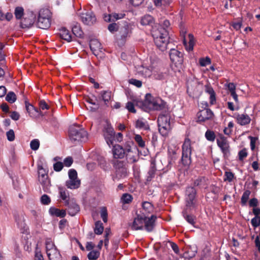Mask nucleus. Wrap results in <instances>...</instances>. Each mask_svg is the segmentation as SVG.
Here are the masks:
<instances>
[{
    "label": "nucleus",
    "instance_id": "nucleus-63",
    "mask_svg": "<svg viewBox=\"0 0 260 260\" xmlns=\"http://www.w3.org/2000/svg\"><path fill=\"white\" fill-rule=\"evenodd\" d=\"M251 223L254 228L260 225V217L255 216L251 219Z\"/></svg>",
    "mask_w": 260,
    "mask_h": 260
},
{
    "label": "nucleus",
    "instance_id": "nucleus-13",
    "mask_svg": "<svg viewBox=\"0 0 260 260\" xmlns=\"http://www.w3.org/2000/svg\"><path fill=\"white\" fill-rule=\"evenodd\" d=\"M213 116L212 111L208 108L200 110L197 113L198 121L200 122H205L206 120L211 119Z\"/></svg>",
    "mask_w": 260,
    "mask_h": 260
},
{
    "label": "nucleus",
    "instance_id": "nucleus-39",
    "mask_svg": "<svg viewBox=\"0 0 260 260\" xmlns=\"http://www.w3.org/2000/svg\"><path fill=\"white\" fill-rule=\"evenodd\" d=\"M104 231V226L101 221H98L95 223L94 232L95 234L101 235Z\"/></svg>",
    "mask_w": 260,
    "mask_h": 260
},
{
    "label": "nucleus",
    "instance_id": "nucleus-35",
    "mask_svg": "<svg viewBox=\"0 0 260 260\" xmlns=\"http://www.w3.org/2000/svg\"><path fill=\"white\" fill-rule=\"evenodd\" d=\"M126 164L125 161L118 159H114L112 160V164L115 170L126 167Z\"/></svg>",
    "mask_w": 260,
    "mask_h": 260
},
{
    "label": "nucleus",
    "instance_id": "nucleus-18",
    "mask_svg": "<svg viewBox=\"0 0 260 260\" xmlns=\"http://www.w3.org/2000/svg\"><path fill=\"white\" fill-rule=\"evenodd\" d=\"M186 31L184 30H182L181 32V35L183 38V44L185 46L186 50L188 51H192L193 49L194 44L193 36L191 34H189L188 35L189 41L187 43L184 37V35Z\"/></svg>",
    "mask_w": 260,
    "mask_h": 260
},
{
    "label": "nucleus",
    "instance_id": "nucleus-29",
    "mask_svg": "<svg viewBox=\"0 0 260 260\" xmlns=\"http://www.w3.org/2000/svg\"><path fill=\"white\" fill-rule=\"evenodd\" d=\"M49 212L52 215H55L57 217H64L66 215L65 210H60L54 207H51Z\"/></svg>",
    "mask_w": 260,
    "mask_h": 260
},
{
    "label": "nucleus",
    "instance_id": "nucleus-14",
    "mask_svg": "<svg viewBox=\"0 0 260 260\" xmlns=\"http://www.w3.org/2000/svg\"><path fill=\"white\" fill-rule=\"evenodd\" d=\"M132 25L127 22H124L123 25L119 29V34L121 39L129 37L132 33Z\"/></svg>",
    "mask_w": 260,
    "mask_h": 260
},
{
    "label": "nucleus",
    "instance_id": "nucleus-15",
    "mask_svg": "<svg viewBox=\"0 0 260 260\" xmlns=\"http://www.w3.org/2000/svg\"><path fill=\"white\" fill-rule=\"evenodd\" d=\"M125 16V14L124 12L119 13L113 12L109 14H105L104 19L105 21L108 22H115L118 20L123 18Z\"/></svg>",
    "mask_w": 260,
    "mask_h": 260
},
{
    "label": "nucleus",
    "instance_id": "nucleus-28",
    "mask_svg": "<svg viewBox=\"0 0 260 260\" xmlns=\"http://www.w3.org/2000/svg\"><path fill=\"white\" fill-rule=\"evenodd\" d=\"M59 36L61 39L68 42H71L72 41V36L70 32L64 27L60 29Z\"/></svg>",
    "mask_w": 260,
    "mask_h": 260
},
{
    "label": "nucleus",
    "instance_id": "nucleus-58",
    "mask_svg": "<svg viewBox=\"0 0 260 260\" xmlns=\"http://www.w3.org/2000/svg\"><path fill=\"white\" fill-rule=\"evenodd\" d=\"M41 202L45 205H49L51 202L50 197L47 194H43L41 198Z\"/></svg>",
    "mask_w": 260,
    "mask_h": 260
},
{
    "label": "nucleus",
    "instance_id": "nucleus-26",
    "mask_svg": "<svg viewBox=\"0 0 260 260\" xmlns=\"http://www.w3.org/2000/svg\"><path fill=\"white\" fill-rule=\"evenodd\" d=\"M38 180L42 185L43 188L45 191H47L50 186V181L48 176L38 177Z\"/></svg>",
    "mask_w": 260,
    "mask_h": 260
},
{
    "label": "nucleus",
    "instance_id": "nucleus-17",
    "mask_svg": "<svg viewBox=\"0 0 260 260\" xmlns=\"http://www.w3.org/2000/svg\"><path fill=\"white\" fill-rule=\"evenodd\" d=\"M25 108L29 116L31 118H35L39 115H43L40 111L26 101H25Z\"/></svg>",
    "mask_w": 260,
    "mask_h": 260
},
{
    "label": "nucleus",
    "instance_id": "nucleus-48",
    "mask_svg": "<svg viewBox=\"0 0 260 260\" xmlns=\"http://www.w3.org/2000/svg\"><path fill=\"white\" fill-rule=\"evenodd\" d=\"M101 217L104 222H107L108 220V212L105 207H102L100 211Z\"/></svg>",
    "mask_w": 260,
    "mask_h": 260
},
{
    "label": "nucleus",
    "instance_id": "nucleus-61",
    "mask_svg": "<svg viewBox=\"0 0 260 260\" xmlns=\"http://www.w3.org/2000/svg\"><path fill=\"white\" fill-rule=\"evenodd\" d=\"M234 177V175L231 172H225L224 174V181H228L229 182H231Z\"/></svg>",
    "mask_w": 260,
    "mask_h": 260
},
{
    "label": "nucleus",
    "instance_id": "nucleus-51",
    "mask_svg": "<svg viewBox=\"0 0 260 260\" xmlns=\"http://www.w3.org/2000/svg\"><path fill=\"white\" fill-rule=\"evenodd\" d=\"M38 177H44V176H48V171H47L42 165L38 166Z\"/></svg>",
    "mask_w": 260,
    "mask_h": 260
},
{
    "label": "nucleus",
    "instance_id": "nucleus-10",
    "mask_svg": "<svg viewBox=\"0 0 260 260\" xmlns=\"http://www.w3.org/2000/svg\"><path fill=\"white\" fill-rule=\"evenodd\" d=\"M196 190L193 187H188L186 190V206L193 207L196 203Z\"/></svg>",
    "mask_w": 260,
    "mask_h": 260
},
{
    "label": "nucleus",
    "instance_id": "nucleus-23",
    "mask_svg": "<svg viewBox=\"0 0 260 260\" xmlns=\"http://www.w3.org/2000/svg\"><path fill=\"white\" fill-rule=\"evenodd\" d=\"M125 154L127 162L128 163H134L137 161V159L135 155L136 152L132 151L131 147L127 146L125 147Z\"/></svg>",
    "mask_w": 260,
    "mask_h": 260
},
{
    "label": "nucleus",
    "instance_id": "nucleus-7",
    "mask_svg": "<svg viewBox=\"0 0 260 260\" xmlns=\"http://www.w3.org/2000/svg\"><path fill=\"white\" fill-rule=\"evenodd\" d=\"M192 151L191 142L186 138L182 146V162L184 166H188L191 163Z\"/></svg>",
    "mask_w": 260,
    "mask_h": 260
},
{
    "label": "nucleus",
    "instance_id": "nucleus-64",
    "mask_svg": "<svg viewBox=\"0 0 260 260\" xmlns=\"http://www.w3.org/2000/svg\"><path fill=\"white\" fill-rule=\"evenodd\" d=\"M63 164L60 161H58L53 165V169L56 172L60 171L63 168Z\"/></svg>",
    "mask_w": 260,
    "mask_h": 260
},
{
    "label": "nucleus",
    "instance_id": "nucleus-6",
    "mask_svg": "<svg viewBox=\"0 0 260 260\" xmlns=\"http://www.w3.org/2000/svg\"><path fill=\"white\" fill-rule=\"evenodd\" d=\"M37 25L42 29H47L50 26V12L48 9L40 10Z\"/></svg>",
    "mask_w": 260,
    "mask_h": 260
},
{
    "label": "nucleus",
    "instance_id": "nucleus-16",
    "mask_svg": "<svg viewBox=\"0 0 260 260\" xmlns=\"http://www.w3.org/2000/svg\"><path fill=\"white\" fill-rule=\"evenodd\" d=\"M65 205L68 206L69 214L72 216H75L80 211L79 205L73 200H71Z\"/></svg>",
    "mask_w": 260,
    "mask_h": 260
},
{
    "label": "nucleus",
    "instance_id": "nucleus-11",
    "mask_svg": "<svg viewBox=\"0 0 260 260\" xmlns=\"http://www.w3.org/2000/svg\"><path fill=\"white\" fill-rule=\"evenodd\" d=\"M104 135L107 144L110 146L113 144V141L115 139V135L114 129L109 124H107L105 127L104 130Z\"/></svg>",
    "mask_w": 260,
    "mask_h": 260
},
{
    "label": "nucleus",
    "instance_id": "nucleus-42",
    "mask_svg": "<svg viewBox=\"0 0 260 260\" xmlns=\"http://www.w3.org/2000/svg\"><path fill=\"white\" fill-rule=\"evenodd\" d=\"M86 101L94 106V107H91L92 110H96L99 109L100 105L98 102V100L95 98L93 99L91 98H87L86 99Z\"/></svg>",
    "mask_w": 260,
    "mask_h": 260
},
{
    "label": "nucleus",
    "instance_id": "nucleus-3",
    "mask_svg": "<svg viewBox=\"0 0 260 260\" xmlns=\"http://www.w3.org/2000/svg\"><path fill=\"white\" fill-rule=\"evenodd\" d=\"M69 137L72 141H85L87 139V133L79 125H73L69 128Z\"/></svg>",
    "mask_w": 260,
    "mask_h": 260
},
{
    "label": "nucleus",
    "instance_id": "nucleus-31",
    "mask_svg": "<svg viewBox=\"0 0 260 260\" xmlns=\"http://www.w3.org/2000/svg\"><path fill=\"white\" fill-rule=\"evenodd\" d=\"M80 185V180L78 179H69L66 182V185L70 189H76Z\"/></svg>",
    "mask_w": 260,
    "mask_h": 260
},
{
    "label": "nucleus",
    "instance_id": "nucleus-1",
    "mask_svg": "<svg viewBox=\"0 0 260 260\" xmlns=\"http://www.w3.org/2000/svg\"><path fill=\"white\" fill-rule=\"evenodd\" d=\"M156 216L152 215L150 217L144 216L140 214H137L133 222L129 223V226L135 231L145 229L148 232H152L155 227Z\"/></svg>",
    "mask_w": 260,
    "mask_h": 260
},
{
    "label": "nucleus",
    "instance_id": "nucleus-40",
    "mask_svg": "<svg viewBox=\"0 0 260 260\" xmlns=\"http://www.w3.org/2000/svg\"><path fill=\"white\" fill-rule=\"evenodd\" d=\"M134 139L140 147L144 148L145 147V142L140 135H135Z\"/></svg>",
    "mask_w": 260,
    "mask_h": 260
},
{
    "label": "nucleus",
    "instance_id": "nucleus-12",
    "mask_svg": "<svg viewBox=\"0 0 260 260\" xmlns=\"http://www.w3.org/2000/svg\"><path fill=\"white\" fill-rule=\"evenodd\" d=\"M170 57L172 62L176 64H181L183 62V54L175 49L170 51Z\"/></svg>",
    "mask_w": 260,
    "mask_h": 260
},
{
    "label": "nucleus",
    "instance_id": "nucleus-32",
    "mask_svg": "<svg viewBox=\"0 0 260 260\" xmlns=\"http://www.w3.org/2000/svg\"><path fill=\"white\" fill-rule=\"evenodd\" d=\"M226 87L230 92L231 95L233 98L234 101L236 102H238V95L236 94V86L233 83H229L227 84Z\"/></svg>",
    "mask_w": 260,
    "mask_h": 260
},
{
    "label": "nucleus",
    "instance_id": "nucleus-24",
    "mask_svg": "<svg viewBox=\"0 0 260 260\" xmlns=\"http://www.w3.org/2000/svg\"><path fill=\"white\" fill-rule=\"evenodd\" d=\"M205 91L210 95V103L211 105H214L216 103V93L210 84L205 86Z\"/></svg>",
    "mask_w": 260,
    "mask_h": 260
},
{
    "label": "nucleus",
    "instance_id": "nucleus-56",
    "mask_svg": "<svg viewBox=\"0 0 260 260\" xmlns=\"http://www.w3.org/2000/svg\"><path fill=\"white\" fill-rule=\"evenodd\" d=\"M30 146L32 150H37L40 146V142L38 139H34L30 142Z\"/></svg>",
    "mask_w": 260,
    "mask_h": 260
},
{
    "label": "nucleus",
    "instance_id": "nucleus-55",
    "mask_svg": "<svg viewBox=\"0 0 260 260\" xmlns=\"http://www.w3.org/2000/svg\"><path fill=\"white\" fill-rule=\"evenodd\" d=\"M15 15L17 19L21 18L23 15V9L22 7H17L15 10Z\"/></svg>",
    "mask_w": 260,
    "mask_h": 260
},
{
    "label": "nucleus",
    "instance_id": "nucleus-30",
    "mask_svg": "<svg viewBox=\"0 0 260 260\" xmlns=\"http://www.w3.org/2000/svg\"><path fill=\"white\" fill-rule=\"evenodd\" d=\"M127 169L126 167L116 170V175L113 180H119L121 178L125 177L127 176Z\"/></svg>",
    "mask_w": 260,
    "mask_h": 260
},
{
    "label": "nucleus",
    "instance_id": "nucleus-53",
    "mask_svg": "<svg viewBox=\"0 0 260 260\" xmlns=\"http://www.w3.org/2000/svg\"><path fill=\"white\" fill-rule=\"evenodd\" d=\"M136 103V101H134L133 102H128L126 105V108L128 110V111L131 113H135L136 111L135 109V104Z\"/></svg>",
    "mask_w": 260,
    "mask_h": 260
},
{
    "label": "nucleus",
    "instance_id": "nucleus-22",
    "mask_svg": "<svg viewBox=\"0 0 260 260\" xmlns=\"http://www.w3.org/2000/svg\"><path fill=\"white\" fill-rule=\"evenodd\" d=\"M142 208L141 210V215L147 216L148 214L152 213L153 211V206L151 203L148 202H144L142 205Z\"/></svg>",
    "mask_w": 260,
    "mask_h": 260
},
{
    "label": "nucleus",
    "instance_id": "nucleus-19",
    "mask_svg": "<svg viewBox=\"0 0 260 260\" xmlns=\"http://www.w3.org/2000/svg\"><path fill=\"white\" fill-rule=\"evenodd\" d=\"M125 148L123 149L119 145L113 146L112 149V153L114 159L122 158L125 154Z\"/></svg>",
    "mask_w": 260,
    "mask_h": 260
},
{
    "label": "nucleus",
    "instance_id": "nucleus-52",
    "mask_svg": "<svg viewBox=\"0 0 260 260\" xmlns=\"http://www.w3.org/2000/svg\"><path fill=\"white\" fill-rule=\"evenodd\" d=\"M98 161L99 165L103 170H106L108 169L107 164L105 158L100 156L98 158Z\"/></svg>",
    "mask_w": 260,
    "mask_h": 260
},
{
    "label": "nucleus",
    "instance_id": "nucleus-25",
    "mask_svg": "<svg viewBox=\"0 0 260 260\" xmlns=\"http://www.w3.org/2000/svg\"><path fill=\"white\" fill-rule=\"evenodd\" d=\"M154 19L150 15H145L143 16L140 21L141 24L143 26H150L153 27V24H154Z\"/></svg>",
    "mask_w": 260,
    "mask_h": 260
},
{
    "label": "nucleus",
    "instance_id": "nucleus-54",
    "mask_svg": "<svg viewBox=\"0 0 260 260\" xmlns=\"http://www.w3.org/2000/svg\"><path fill=\"white\" fill-rule=\"evenodd\" d=\"M172 0H154V3L156 6H161L162 5L167 6L169 5Z\"/></svg>",
    "mask_w": 260,
    "mask_h": 260
},
{
    "label": "nucleus",
    "instance_id": "nucleus-57",
    "mask_svg": "<svg viewBox=\"0 0 260 260\" xmlns=\"http://www.w3.org/2000/svg\"><path fill=\"white\" fill-rule=\"evenodd\" d=\"M108 29L111 33H114L119 30V26L117 23L113 22L108 25Z\"/></svg>",
    "mask_w": 260,
    "mask_h": 260
},
{
    "label": "nucleus",
    "instance_id": "nucleus-8",
    "mask_svg": "<svg viewBox=\"0 0 260 260\" xmlns=\"http://www.w3.org/2000/svg\"><path fill=\"white\" fill-rule=\"evenodd\" d=\"M46 251L49 260H62L61 255L50 239H47L45 242Z\"/></svg>",
    "mask_w": 260,
    "mask_h": 260
},
{
    "label": "nucleus",
    "instance_id": "nucleus-2",
    "mask_svg": "<svg viewBox=\"0 0 260 260\" xmlns=\"http://www.w3.org/2000/svg\"><path fill=\"white\" fill-rule=\"evenodd\" d=\"M151 34L157 47L162 51H165L169 43V37L168 31L165 29H163V32L161 30H152Z\"/></svg>",
    "mask_w": 260,
    "mask_h": 260
},
{
    "label": "nucleus",
    "instance_id": "nucleus-46",
    "mask_svg": "<svg viewBox=\"0 0 260 260\" xmlns=\"http://www.w3.org/2000/svg\"><path fill=\"white\" fill-rule=\"evenodd\" d=\"M72 32L74 35L79 38H81L83 36V31L80 27L78 26L75 25L72 28Z\"/></svg>",
    "mask_w": 260,
    "mask_h": 260
},
{
    "label": "nucleus",
    "instance_id": "nucleus-43",
    "mask_svg": "<svg viewBox=\"0 0 260 260\" xmlns=\"http://www.w3.org/2000/svg\"><path fill=\"white\" fill-rule=\"evenodd\" d=\"M100 252L98 250H92L87 255L89 260H96L100 256Z\"/></svg>",
    "mask_w": 260,
    "mask_h": 260
},
{
    "label": "nucleus",
    "instance_id": "nucleus-33",
    "mask_svg": "<svg viewBox=\"0 0 260 260\" xmlns=\"http://www.w3.org/2000/svg\"><path fill=\"white\" fill-rule=\"evenodd\" d=\"M135 126L139 129H147L149 128L147 122L143 119H138L135 122Z\"/></svg>",
    "mask_w": 260,
    "mask_h": 260
},
{
    "label": "nucleus",
    "instance_id": "nucleus-50",
    "mask_svg": "<svg viewBox=\"0 0 260 260\" xmlns=\"http://www.w3.org/2000/svg\"><path fill=\"white\" fill-rule=\"evenodd\" d=\"M206 182V179L204 177L199 178L194 181V186L204 187Z\"/></svg>",
    "mask_w": 260,
    "mask_h": 260
},
{
    "label": "nucleus",
    "instance_id": "nucleus-20",
    "mask_svg": "<svg viewBox=\"0 0 260 260\" xmlns=\"http://www.w3.org/2000/svg\"><path fill=\"white\" fill-rule=\"evenodd\" d=\"M82 22L87 25L93 24L96 21L95 16L92 13H83L81 16Z\"/></svg>",
    "mask_w": 260,
    "mask_h": 260
},
{
    "label": "nucleus",
    "instance_id": "nucleus-37",
    "mask_svg": "<svg viewBox=\"0 0 260 260\" xmlns=\"http://www.w3.org/2000/svg\"><path fill=\"white\" fill-rule=\"evenodd\" d=\"M59 196L60 198L64 201L65 204L71 200H69V193L62 188H59Z\"/></svg>",
    "mask_w": 260,
    "mask_h": 260
},
{
    "label": "nucleus",
    "instance_id": "nucleus-27",
    "mask_svg": "<svg viewBox=\"0 0 260 260\" xmlns=\"http://www.w3.org/2000/svg\"><path fill=\"white\" fill-rule=\"evenodd\" d=\"M101 44L100 42L96 39L91 40L90 42V48L93 53L95 55L98 51L101 49Z\"/></svg>",
    "mask_w": 260,
    "mask_h": 260
},
{
    "label": "nucleus",
    "instance_id": "nucleus-59",
    "mask_svg": "<svg viewBox=\"0 0 260 260\" xmlns=\"http://www.w3.org/2000/svg\"><path fill=\"white\" fill-rule=\"evenodd\" d=\"M7 139L9 141H13L15 140V134L13 129H10L6 133Z\"/></svg>",
    "mask_w": 260,
    "mask_h": 260
},
{
    "label": "nucleus",
    "instance_id": "nucleus-9",
    "mask_svg": "<svg viewBox=\"0 0 260 260\" xmlns=\"http://www.w3.org/2000/svg\"><path fill=\"white\" fill-rule=\"evenodd\" d=\"M218 146L220 148L225 157L230 155V145L227 138L221 134H219L216 139Z\"/></svg>",
    "mask_w": 260,
    "mask_h": 260
},
{
    "label": "nucleus",
    "instance_id": "nucleus-36",
    "mask_svg": "<svg viewBox=\"0 0 260 260\" xmlns=\"http://www.w3.org/2000/svg\"><path fill=\"white\" fill-rule=\"evenodd\" d=\"M138 70V72L145 77H149L151 75V69L149 68L142 66L139 67Z\"/></svg>",
    "mask_w": 260,
    "mask_h": 260
},
{
    "label": "nucleus",
    "instance_id": "nucleus-62",
    "mask_svg": "<svg viewBox=\"0 0 260 260\" xmlns=\"http://www.w3.org/2000/svg\"><path fill=\"white\" fill-rule=\"evenodd\" d=\"M210 63L211 60L208 57H206L205 58H202L200 59V64L202 67H205Z\"/></svg>",
    "mask_w": 260,
    "mask_h": 260
},
{
    "label": "nucleus",
    "instance_id": "nucleus-60",
    "mask_svg": "<svg viewBox=\"0 0 260 260\" xmlns=\"http://www.w3.org/2000/svg\"><path fill=\"white\" fill-rule=\"evenodd\" d=\"M128 82L129 84L134 85L137 87H141L142 85V83L140 80L136 79H131L129 80Z\"/></svg>",
    "mask_w": 260,
    "mask_h": 260
},
{
    "label": "nucleus",
    "instance_id": "nucleus-49",
    "mask_svg": "<svg viewBox=\"0 0 260 260\" xmlns=\"http://www.w3.org/2000/svg\"><path fill=\"white\" fill-rule=\"evenodd\" d=\"M132 196L128 193L123 194L121 198L122 202L124 204L130 203L132 202Z\"/></svg>",
    "mask_w": 260,
    "mask_h": 260
},
{
    "label": "nucleus",
    "instance_id": "nucleus-34",
    "mask_svg": "<svg viewBox=\"0 0 260 260\" xmlns=\"http://www.w3.org/2000/svg\"><path fill=\"white\" fill-rule=\"evenodd\" d=\"M183 216L185 220L191 225L194 226L196 223V217L193 215L188 214L186 211L183 212Z\"/></svg>",
    "mask_w": 260,
    "mask_h": 260
},
{
    "label": "nucleus",
    "instance_id": "nucleus-21",
    "mask_svg": "<svg viewBox=\"0 0 260 260\" xmlns=\"http://www.w3.org/2000/svg\"><path fill=\"white\" fill-rule=\"evenodd\" d=\"M235 118L237 123L240 125H247L251 121L250 117L246 114H237L236 115Z\"/></svg>",
    "mask_w": 260,
    "mask_h": 260
},
{
    "label": "nucleus",
    "instance_id": "nucleus-44",
    "mask_svg": "<svg viewBox=\"0 0 260 260\" xmlns=\"http://www.w3.org/2000/svg\"><path fill=\"white\" fill-rule=\"evenodd\" d=\"M6 100L10 103H14L16 100V95L13 91L9 92L6 96Z\"/></svg>",
    "mask_w": 260,
    "mask_h": 260
},
{
    "label": "nucleus",
    "instance_id": "nucleus-38",
    "mask_svg": "<svg viewBox=\"0 0 260 260\" xmlns=\"http://www.w3.org/2000/svg\"><path fill=\"white\" fill-rule=\"evenodd\" d=\"M34 23V19L27 17H25L21 21V25L23 28H29Z\"/></svg>",
    "mask_w": 260,
    "mask_h": 260
},
{
    "label": "nucleus",
    "instance_id": "nucleus-45",
    "mask_svg": "<svg viewBox=\"0 0 260 260\" xmlns=\"http://www.w3.org/2000/svg\"><path fill=\"white\" fill-rule=\"evenodd\" d=\"M250 193V191L248 190H246L244 192L241 199V204L243 206L245 205L246 204L247 201L249 199Z\"/></svg>",
    "mask_w": 260,
    "mask_h": 260
},
{
    "label": "nucleus",
    "instance_id": "nucleus-5",
    "mask_svg": "<svg viewBox=\"0 0 260 260\" xmlns=\"http://www.w3.org/2000/svg\"><path fill=\"white\" fill-rule=\"evenodd\" d=\"M170 121V116L169 114H161L158 117V130L164 137H166L171 129Z\"/></svg>",
    "mask_w": 260,
    "mask_h": 260
},
{
    "label": "nucleus",
    "instance_id": "nucleus-47",
    "mask_svg": "<svg viewBox=\"0 0 260 260\" xmlns=\"http://www.w3.org/2000/svg\"><path fill=\"white\" fill-rule=\"evenodd\" d=\"M101 94L103 100L104 101L105 103L107 104V103L111 99V92L107 91H103L101 92Z\"/></svg>",
    "mask_w": 260,
    "mask_h": 260
},
{
    "label": "nucleus",
    "instance_id": "nucleus-4",
    "mask_svg": "<svg viewBox=\"0 0 260 260\" xmlns=\"http://www.w3.org/2000/svg\"><path fill=\"white\" fill-rule=\"evenodd\" d=\"M144 105L154 110H161L165 107V103L161 99H155L150 93L146 94Z\"/></svg>",
    "mask_w": 260,
    "mask_h": 260
},
{
    "label": "nucleus",
    "instance_id": "nucleus-41",
    "mask_svg": "<svg viewBox=\"0 0 260 260\" xmlns=\"http://www.w3.org/2000/svg\"><path fill=\"white\" fill-rule=\"evenodd\" d=\"M206 139L210 142L214 141L216 136L214 132L208 129L205 134Z\"/></svg>",
    "mask_w": 260,
    "mask_h": 260
}]
</instances>
